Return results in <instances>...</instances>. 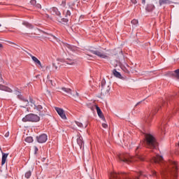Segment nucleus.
I'll list each match as a JSON object with an SVG mask.
<instances>
[{"label": "nucleus", "mask_w": 179, "mask_h": 179, "mask_svg": "<svg viewBox=\"0 0 179 179\" xmlns=\"http://www.w3.org/2000/svg\"><path fill=\"white\" fill-rule=\"evenodd\" d=\"M143 145L149 149H155L157 146V141L152 134H145Z\"/></svg>", "instance_id": "obj_2"}, {"label": "nucleus", "mask_w": 179, "mask_h": 179, "mask_svg": "<svg viewBox=\"0 0 179 179\" xmlns=\"http://www.w3.org/2000/svg\"><path fill=\"white\" fill-rule=\"evenodd\" d=\"M169 169L164 170L163 172H161V176L163 179H166L167 177L172 176L173 179L177 178V164L176 162L169 161Z\"/></svg>", "instance_id": "obj_1"}, {"label": "nucleus", "mask_w": 179, "mask_h": 179, "mask_svg": "<svg viewBox=\"0 0 179 179\" xmlns=\"http://www.w3.org/2000/svg\"><path fill=\"white\" fill-rule=\"evenodd\" d=\"M25 142H27L28 143H31L33 142V137L28 136L25 138Z\"/></svg>", "instance_id": "obj_29"}, {"label": "nucleus", "mask_w": 179, "mask_h": 179, "mask_svg": "<svg viewBox=\"0 0 179 179\" xmlns=\"http://www.w3.org/2000/svg\"><path fill=\"white\" fill-rule=\"evenodd\" d=\"M159 129H160V132H161L162 135H163V134H164V135L166 134V130H164V129H166L165 124H162Z\"/></svg>", "instance_id": "obj_25"}, {"label": "nucleus", "mask_w": 179, "mask_h": 179, "mask_svg": "<svg viewBox=\"0 0 179 179\" xmlns=\"http://www.w3.org/2000/svg\"><path fill=\"white\" fill-rule=\"evenodd\" d=\"M34 108L37 111H40V113H43V106L41 105H34Z\"/></svg>", "instance_id": "obj_23"}, {"label": "nucleus", "mask_w": 179, "mask_h": 179, "mask_svg": "<svg viewBox=\"0 0 179 179\" xmlns=\"http://www.w3.org/2000/svg\"><path fill=\"white\" fill-rule=\"evenodd\" d=\"M73 97H74V100L76 101V99H79V93L76 92V95H73Z\"/></svg>", "instance_id": "obj_34"}, {"label": "nucleus", "mask_w": 179, "mask_h": 179, "mask_svg": "<svg viewBox=\"0 0 179 179\" xmlns=\"http://www.w3.org/2000/svg\"><path fill=\"white\" fill-rule=\"evenodd\" d=\"M2 154V158H1V166H3L5 163H6V159H8V156H9V154H6L1 151Z\"/></svg>", "instance_id": "obj_14"}, {"label": "nucleus", "mask_w": 179, "mask_h": 179, "mask_svg": "<svg viewBox=\"0 0 179 179\" xmlns=\"http://www.w3.org/2000/svg\"><path fill=\"white\" fill-rule=\"evenodd\" d=\"M1 26H2V25L0 24V27H1Z\"/></svg>", "instance_id": "obj_56"}, {"label": "nucleus", "mask_w": 179, "mask_h": 179, "mask_svg": "<svg viewBox=\"0 0 179 179\" xmlns=\"http://www.w3.org/2000/svg\"><path fill=\"white\" fill-rule=\"evenodd\" d=\"M29 57H31V59L34 61V62L36 64V65H39V66L42 67L41 66V62L37 59V57L32 56L31 54L28 53Z\"/></svg>", "instance_id": "obj_12"}, {"label": "nucleus", "mask_w": 179, "mask_h": 179, "mask_svg": "<svg viewBox=\"0 0 179 179\" xmlns=\"http://www.w3.org/2000/svg\"><path fill=\"white\" fill-rule=\"evenodd\" d=\"M36 139L38 142V143H45L47 142V139H48L47 134H41L39 136L36 137Z\"/></svg>", "instance_id": "obj_6"}, {"label": "nucleus", "mask_w": 179, "mask_h": 179, "mask_svg": "<svg viewBox=\"0 0 179 179\" xmlns=\"http://www.w3.org/2000/svg\"><path fill=\"white\" fill-rule=\"evenodd\" d=\"M141 103H142V101L138 102V103L136 104V106H134V110H135V108H136V107H138V106H139V104H141Z\"/></svg>", "instance_id": "obj_43"}, {"label": "nucleus", "mask_w": 179, "mask_h": 179, "mask_svg": "<svg viewBox=\"0 0 179 179\" xmlns=\"http://www.w3.org/2000/svg\"><path fill=\"white\" fill-rule=\"evenodd\" d=\"M102 127H103V128H107L108 127V125L107 124H106V123H103L102 124Z\"/></svg>", "instance_id": "obj_42"}, {"label": "nucleus", "mask_w": 179, "mask_h": 179, "mask_svg": "<svg viewBox=\"0 0 179 179\" xmlns=\"http://www.w3.org/2000/svg\"><path fill=\"white\" fill-rule=\"evenodd\" d=\"M112 73L113 76H115V78H118V79H122V76L120 72L117 71V69H113L112 71Z\"/></svg>", "instance_id": "obj_18"}, {"label": "nucleus", "mask_w": 179, "mask_h": 179, "mask_svg": "<svg viewBox=\"0 0 179 179\" xmlns=\"http://www.w3.org/2000/svg\"><path fill=\"white\" fill-rule=\"evenodd\" d=\"M142 3L143 5H145V3H146V0H142Z\"/></svg>", "instance_id": "obj_48"}, {"label": "nucleus", "mask_w": 179, "mask_h": 179, "mask_svg": "<svg viewBox=\"0 0 179 179\" xmlns=\"http://www.w3.org/2000/svg\"><path fill=\"white\" fill-rule=\"evenodd\" d=\"M76 125L79 127L80 128H83V124L79 122H76Z\"/></svg>", "instance_id": "obj_35"}, {"label": "nucleus", "mask_w": 179, "mask_h": 179, "mask_svg": "<svg viewBox=\"0 0 179 179\" xmlns=\"http://www.w3.org/2000/svg\"><path fill=\"white\" fill-rule=\"evenodd\" d=\"M23 26H25L28 29H33V25L27 22H22Z\"/></svg>", "instance_id": "obj_26"}, {"label": "nucleus", "mask_w": 179, "mask_h": 179, "mask_svg": "<svg viewBox=\"0 0 179 179\" xmlns=\"http://www.w3.org/2000/svg\"><path fill=\"white\" fill-rule=\"evenodd\" d=\"M64 45L66 48H69V50H71V51H76V47H75L72 45H69L68 43H66Z\"/></svg>", "instance_id": "obj_22"}, {"label": "nucleus", "mask_w": 179, "mask_h": 179, "mask_svg": "<svg viewBox=\"0 0 179 179\" xmlns=\"http://www.w3.org/2000/svg\"><path fill=\"white\" fill-rule=\"evenodd\" d=\"M110 93V86H108L107 88L103 87L101 89V94L103 96H107Z\"/></svg>", "instance_id": "obj_16"}, {"label": "nucleus", "mask_w": 179, "mask_h": 179, "mask_svg": "<svg viewBox=\"0 0 179 179\" xmlns=\"http://www.w3.org/2000/svg\"><path fill=\"white\" fill-rule=\"evenodd\" d=\"M158 111L157 109H155L154 110H152L149 115H148L147 116V119H146V122H150V120H152V117H153V115H155V114H156V113Z\"/></svg>", "instance_id": "obj_13"}, {"label": "nucleus", "mask_w": 179, "mask_h": 179, "mask_svg": "<svg viewBox=\"0 0 179 179\" xmlns=\"http://www.w3.org/2000/svg\"><path fill=\"white\" fill-rule=\"evenodd\" d=\"M57 61L59 62H65V59H57Z\"/></svg>", "instance_id": "obj_41"}, {"label": "nucleus", "mask_w": 179, "mask_h": 179, "mask_svg": "<svg viewBox=\"0 0 179 179\" xmlns=\"http://www.w3.org/2000/svg\"><path fill=\"white\" fill-rule=\"evenodd\" d=\"M83 1H86V0H83Z\"/></svg>", "instance_id": "obj_59"}, {"label": "nucleus", "mask_w": 179, "mask_h": 179, "mask_svg": "<svg viewBox=\"0 0 179 179\" xmlns=\"http://www.w3.org/2000/svg\"><path fill=\"white\" fill-rule=\"evenodd\" d=\"M96 110L99 118L103 120V121H106V117H104V115H103V112L101 111V109H100V107L96 106Z\"/></svg>", "instance_id": "obj_10"}, {"label": "nucleus", "mask_w": 179, "mask_h": 179, "mask_svg": "<svg viewBox=\"0 0 179 179\" xmlns=\"http://www.w3.org/2000/svg\"><path fill=\"white\" fill-rule=\"evenodd\" d=\"M137 149H139V147H137Z\"/></svg>", "instance_id": "obj_55"}, {"label": "nucleus", "mask_w": 179, "mask_h": 179, "mask_svg": "<svg viewBox=\"0 0 179 179\" xmlns=\"http://www.w3.org/2000/svg\"><path fill=\"white\" fill-rule=\"evenodd\" d=\"M57 68H58V67L55 66V69H57Z\"/></svg>", "instance_id": "obj_54"}, {"label": "nucleus", "mask_w": 179, "mask_h": 179, "mask_svg": "<svg viewBox=\"0 0 179 179\" xmlns=\"http://www.w3.org/2000/svg\"><path fill=\"white\" fill-rule=\"evenodd\" d=\"M0 90H4V92H8V93H12L13 92L12 89L2 85H0Z\"/></svg>", "instance_id": "obj_19"}, {"label": "nucleus", "mask_w": 179, "mask_h": 179, "mask_svg": "<svg viewBox=\"0 0 179 179\" xmlns=\"http://www.w3.org/2000/svg\"><path fill=\"white\" fill-rule=\"evenodd\" d=\"M131 2L132 3H134V5L136 4V3H138V1H136V0H131Z\"/></svg>", "instance_id": "obj_44"}, {"label": "nucleus", "mask_w": 179, "mask_h": 179, "mask_svg": "<svg viewBox=\"0 0 179 179\" xmlns=\"http://www.w3.org/2000/svg\"><path fill=\"white\" fill-rule=\"evenodd\" d=\"M40 117L36 114L29 113L22 118L23 122H38Z\"/></svg>", "instance_id": "obj_4"}, {"label": "nucleus", "mask_w": 179, "mask_h": 179, "mask_svg": "<svg viewBox=\"0 0 179 179\" xmlns=\"http://www.w3.org/2000/svg\"><path fill=\"white\" fill-rule=\"evenodd\" d=\"M30 3L31 5H36V3H37V1L36 0H31Z\"/></svg>", "instance_id": "obj_37"}, {"label": "nucleus", "mask_w": 179, "mask_h": 179, "mask_svg": "<svg viewBox=\"0 0 179 179\" xmlns=\"http://www.w3.org/2000/svg\"><path fill=\"white\" fill-rule=\"evenodd\" d=\"M9 136V131H8L7 133H6L5 134V137L8 138Z\"/></svg>", "instance_id": "obj_46"}, {"label": "nucleus", "mask_w": 179, "mask_h": 179, "mask_svg": "<svg viewBox=\"0 0 179 179\" xmlns=\"http://www.w3.org/2000/svg\"><path fill=\"white\" fill-rule=\"evenodd\" d=\"M106 86V80H102L101 81V87L103 88Z\"/></svg>", "instance_id": "obj_36"}, {"label": "nucleus", "mask_w": 179, "mask_h": 179, "mask_svg": "<svg viewBox=\"0 0 179 179\" xmlns=\"http://www.w3.org/2000/svg\"><path fill=\"white\" fill-rule=\"evenodd\" d=\"M164 106H166V101L165 102H164Z\"/></svg>", "instance_id": "obj_52"}, {"label": "nucleus", "mask_w": 179, "mask_h": 179, "mask_svg": "<svg viewBox=\"0 0 179 179\" xmlns=\"http://www.w3.org/2000/svg\"><path fill=\"white\" fill-rule=\"evenodd\" d=\"M164 159H163V157L157 155L156 157H153L151 162L152 163H163Z\"/></svg>", "instance_id": "obj_8"}, {"label": "nucleus", "mask_w": 179, "mask_h": 179, "mask_svg": "<svg viewBox=\"0 0 179 179\" xmlns=\"http://www.w3.org/2000/svg\"><path fill=\"white\" fill-rule=\"evenodd\" d=\"M175 78L176 79H179V69L175 71Z\"/></svg>", "instance_id": "obj_30"}, {"label": "nucleus", "mask_w": 179, "mask_h": 179, "mask_svg": "<svg viewBox=\"0 0 179 179\" xmlns=\"http://www.w3.org/2000/svg\"><path fill=\"white\" fill-rule=\"evenodd\" d=\"M10 44H13V43L10 42Z\"/></svg>", "instance_id": "obj_53"}, {"label": "nucleus", "mask_w": 179, "mask_h": 179, "mask_svg": "<svg viewBox=\"0 0 179 179\" xmlns=\"http://www.w3.org/2000/svg\"><path fill=\"white\" fill-rule=\"evenodd\" d=\"M3 45L1 43H0V48H2Z\"/></svg>", "instance_id": "obj_51"}, {"label": "nucleus", "mask_w": 179, "mask_h": 179, "mask_svg": "<svg viewBox=\"0 0 179 179\" xmlns=\"http://www.w3.org/2000/svg\"><path fill=\"white\" fill-rule=\"evenodd\" d=\"M80 19H83V15H81V16L80 17Z\"/></svg>", "instance_id": "obj_50"}, {"label": "nucleus", "mask_w": 179, "mask_h": 179, "mask_svg": "<svg viewBox=\"0 0 179 179\" xmlns=\"http://www.w3.org/2000/svg\"><path fill=\"white\" fill-rule=\"evenodd\" d=\"M152 176H157V173L155 171H152Z\"/></svg>", "instance_id": "obj_47"}, {"label": "nucleus", "mask_w": 179, "mask_h": 179, "mask_svg": "<svg viewBox=\"0 0 179 179\" xmlns=\"http://www.w3.org/2000/svg\"><path fill=\"white\" fill-rule=\"evenodd\" d=\"M170 3H171L170 0H159V6L162 5H170Z\"/></svg>", "instance_id": "obj_20"}, {"label": "nucleus", "mask_w": 179, "mask_h": 179, "mask_svg": "<svg viewBox=\"0 0 179 179\" xmlns=\"http://www.w3.org/2000/svg\"><path fill=\"white\" fill-rule=\"evenodd\" d=\"M15 94L17 96V98L20 99V100H22L25 103V106H29V101L24 98H23V96L20 94V91L19 90H15Z\"/></svg>", "instance_id": "obj_7"}, {"label": "nucleus", "mask_w": 179, "mask_h": 179, "mask_svg": "<svg viewBox=\"0 0 179 179\" xmlns=\"http://www.w3.org/2000/svg\"><path fill=\"white\" fill-rule=\"evenodd\" d=\"M65 63L67 64L68 65H73V64H75V62H73V60H72V59H67L65 61Z\"/></svg>", "instance_id": "obj_27"}, {"label": "nucleus", "mask_w": 179, "mask_h": 179, "mask_svg": "<svg viewBox=\"0 0 179 179\" xmlns=\"http://www.w3.org/2000/svg\"><path fill=\"white\" fill-rule=\"evenodd\" d=\"M57 21H59V23H62L63 24H66V23H68V19L62 18L61 15L60 17H57Z\"/></svg>", "instance_id": "obj_21"}, {"label": "nucleus", "mask_w": 179, "mask_h": 179, "mask_svg": "<svg viewBox=\"0 0 179 179\" xmlns=\"http://www.w3.org/2000/svg\"><path fill=\"white\" fill-rule=\"evenodd\" d=\"M29 103H31V107H34V106H36V102L34 101V100H33V99H29Z\"/></svg>", "instance_id": "obj_31"}, {"label": "nucleus", "mask_w": 179, "mask_h": 179, "mask_svg": "<svg viewBox=\"0 0 179 179\" xmlns=\"http://www.w3.org/2000/svg\"><path fill=\"white\" fill-rule=\"evenodd\" d=\"M62 3H64V1H62Z\"/></svg>", "instance_id": "obj_58"}, {"label": "nucleus", "mask_w": 179, "mask_h": 179, "mask_svg": "<svg viewBox=\"0 0 179 179\" xmlns=\"http://www.w3.org/2000/svg\"><path fill=\"white\" fill-rule=\"evenodd\" d=\"M77 143L78 146H80V149H82L85 145V142L83 141L82 136H78V138H77Z\"/></svg>", "instance_id": "obj_11"}, {"label": "nucleus", "mask_w": 179, "mask_h": 179, "mask_svg": "<svg viewBox=\"0 0 179 179\" xmlns=\"http://www.w3.org/2000/svg\"><path fill=\"white\" fill-rule=\"evenodd\" d=\"M37 152H38V148H37V147H34V155H37Z\"/></svg>", "instance_id": "obj_40"}, {"label": "nucleus", "mask_w": 179, "mask_h": 179, "mask_svg": "<svg viewBox=\"0 0 179 179\" xmlns=\"http://www.w3.org/2000/svg\"><path fill=\"white\" fill-rule=\"evenodd\" d=\"M0 150H2V149H1V148H0Z\"/></svg>", "instance_id": "obj_57"}, {"label": "nucleus", "mask_w": 179, "mask_h": 179, "mask_svg": "<svg viewBox=\"0 0 179 179\" xmlns=\"http://www.w3.org/2000/svg\"><path fill=\"white\" fill-rule=\"evenodd\" d=\"M36 8H38L39 9H41V5L38 3L36 5Z\"/></svg>", "instance_id": "obj_45"}, {"label": "nucleus", "mask_w": 179, "mask_h": 179, "mask_svg": "<svg viewBox=\"0 0 179 179\" xmlns=\"http://www.w3.org/2000/svg\"><path fill=\"white\" fill-rule=\"evenodd\" d=\"M155 8L156 7L153 4H147V6L145 7V10H146V12H153V10H155Z\"/></svg>", "instance_id": "obj_15"}, {"label": "nucleus", "mask_w": 179, "mask_h": 179, "mask_svg": "<svg viewBox=\"0 0 179 179\" xmlns=\"http://www.w3.org/2000/svg\"><path fill=\"white\" fill-rule=\"evenodd\" d=\"M167 76H171L172 78H176V71H169L167 73Z\"/></svg>", "instance_id": "obj_28"}, {"label": "nucleus", "mask_w": 179, "mask_h": 179, "mask_svg": "<svg viewBox=\"0 0 179 179\" xmlns=\"http://www.w3.org/2000/svg\"><path fill=\"white\" fill-rule=\"evenodd\" d=\"M51 13H52V15H56V16H58L57 17H61V13L58 10V8L55 7L52 8Z\"/></svg>", "instance_id": "obj_17"}, {"label": "nucleus", "mask_w": 179, "mask_h": 179, "mask_svg": "<svg viewBox=\"0 0 179 179\" xmlns=\"http://www.w3.org/2000/svg\"><path fill=\"white\" fill-rule=\"evenodd\" d=\"M90 52L94 54V55H96V57H99V58H108V56L101 50H90Z\"/></svg>", "instance_id": "obj_5"}, {"label": "nucleus", "mask_w": 179, "mask_h": 179, "mask_svg": "<svg viewBox=\"0 0 179 179\" xmlns=\"http://www.w3.org/2000/svg\"><path fill=\"white\" fill-rule=\"evenodd\" d=\"M48 83H49V85H51L52 86H55V83H52V80H49Z\"/></svg>", "instance_id": "obj_39"}, {"label": "nucleus", "mask_w": 179, "mask_h": 179, "mask_svg": "<svg viewBox=\"0 0 179 179\" xmlns=\"http://www.w3.org/2000/svg\"><path fill=\"white\" fill-rule=\"evenodd\" d=\"M62 90H63V92H65V93H67V94H72V90H71L70 88L62 87Z\"/></svg>", "instance_id": "obj_24"}, {"label": "nucleus", "mask_w": 179, "mask_h": 179, "mask_svg": "<svg viewBox=\"0 0 179 179\" xmlns=\"http://www.w3.org/2000/svg\"><path fill=\"white\" fill-rule=\"evenodd\" d=\"M138 20H131V24H134V26H136V24H138Z\"/></svg>", "instance_id": "obj_33"}, {"label": "nucleus", "mask_w": 179, "mask_h": 179, "mask_svg": "<svg viewBox=\"0 0 179 179\" xmlns=\"http://www.w3.org/2000/svg\"><path fill=\"white\" fill-rule=\"evenodd\" d=\"M118 158L120 160V162H124V163H127L128 164H129V163H134L136 159H138V160H141V162H143V160H145V158H143V157L138 155L136 157H132L128 153L120 154L118 156Z\"/></svg>", "instance_id": "obj_3"}, {"label": "nucleus", "mask_w": 179, "mask_h": 179, "mask_svg": "<svg viewBox=\"0 0 179 179\" xmlns=\"http://www.w3.org/2000/svg\"><path fill=\"white\" fill-rule=\"evenodd\" d=\"M68 16H71V11L68 10L66 13V17H68Z\"/></svg>", "instance_id": "obj_38"}, {"label": "nucleus", "mask_w": 179, "mask_h": 179, "mask_svg": "<svg viewBox=\"0 0 179 179\" xmlns=\"http://www.w3.org/2000/svg\"><path fill=\"white\" fill-rule=\"evenodd\" d=\"M51 37H52L55 40H57V38L52 35H51Z\"/></svg>", "instance_id": "obj_49"}, {"label": "nucleus", "mask_w": 179, "mask_h": 179, "mask_svg": "<svg viewBox=\"0 0 179 179\" xmlns=\"http://www.w3.org/2000/svg\"><path fill=\"white\" fill-rule=\"evenodd\" d=\"M55 110L62 120H66V115H65V112L62 110V108L56 107Z\"/></svg>", "instance_id": "obj_9"}, {"label": "nucleus", "mask_w": 179, "mask_h": 179, "mask_svg": "<svg viewBox=\"0 0 179 179\" xmlns=\"http://www.w3.org/2000/svg\"><path fill=\"white\" fill-rule=\"evenodd\" d=\"M31 176V171H28L25 173L26 178H30Z\"/></svg>", "instance_id": "obj_32"}]
</instances>
